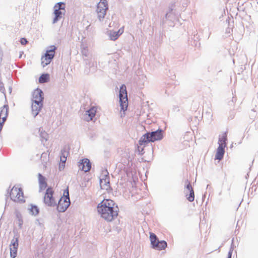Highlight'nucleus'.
<instances>
[{
  "instance_id": "obj_1",
  "label": "nucleus",
  "mask_w": 258,
  "mask_h": 258,
  "mask_svg": "<svg viewBox=\"0 0 258 258\" xmlns=\"http://www.w3.org/2000/svg\"><path fill=\"white\" fill-rule=\"evenodd\" d=\"M97 211L105 221L111 222L118 215V208L115 203L110 199H104L97 206Z\"/></svg>"
},
{
  "instance_id": "obj_2",
  "label": "nucleus",
  "mask_w": 258,
  "mask_h": 258,
  "mask_svg": "<svg viewBox=\"0 0 258 258\" xmlns=\"http://www.w3.org/2000/svg\"><path fill=\"white\" fill-rule=\"evenodd\" d=\"M163 138V131L159 130L151 133H147L143 135L139 141V144L140 146H142L149 142L161 140Z\"/></svg>"
},
{
  "instance_id": "obj_3",
  "label": "nucleus",
  "mask_w": 258,
  "mask_h": 258,
  "mask_svg": "<svg viewBox=\"0 0 258 258\" xmlns=\"http://www.w3.org/2000/svg\"><path fill=\"white\" fill-rule=\"evenodd\" d=\"M10 199L16 203H23L25 202L24 192L19 185H15L10 192Z\"/></svg>"
},
{
  "instance_id": "obj_4",
  "label": "nucleus",
  "mask_w": 258,
  "mask_h": 258,
  "mask_svg": "<svg viewBox=\"0 0 258 258\" xmlns=\"http://www.w3.org/2000/svg\"><path fill=\"white\" fill-rule=\"evenodd\" d=\"M70 205L68 187L65 190L63 196L59 200L57 210L59 212H64Z\"/></svg>"
},
{
  "instance_id": "obj_5",
  "label": "nucleus",
  "mask_w": 258,
  "mask_h": 258,
  "mask_svg": "<svg viewBox=\"0 0 258 258\" xmlns=\"http://www.w3.org/2000/svg\"><path fill=\"white\" fill-rule=\"evenodd\" d=\"M119 97L121 110H122L124 112L126 110L128 107L126 88L125 85L124 84L122 85L120 88Z\"/></svg>"
},
{
  "instance_id": "obj_6",
  "label": "nucleus",
  "mask_w": 258,
  "mask_h": 258,
  "mask_svg": "<svg viewBox=\"0 0 258 258\" xmlns=\"http://www.w3.org/2000/svg\"><path fill=\"white\" fill-rule=\"evenodd\" d=\"M54 191L52 188L47 189L44 197V202L48 206H54L56 204L57 200L53 196Z\"/></svg>"
},
{
  "instance_id": "obj_7",
  "label": "nucleus",
  "mask_w": 258,
  "mask_h": 258,
  "mask_svg": "<svg viewBox=\"0 0 258 258\" xmlns=\"http://www.w3.org/2000/svg\"><path fill=\"white\" fill-rule=\"evenodd\" d=\"M107 10L108 3L107 0H100L97 5L96 9L98 18L100 20L105 17Z\"/></svg>"
},
{
  "instance_id": "obj_8",
  "label": "nucleus",
  "mask_w": 258,
  "mask_h": 258,
  "mask_svg": "<svg viewBox=\"0 0 258 258\" xmlns=\"http://www.w3.org/2000/svg\"><path fill=\"white\" fill-rule=\"evenodd\" d=\"M50 48V49L47 50L45 55L41 58V64L43 67L49 64L54 56L55 50L56 49V47L52 45Z\"/></svg>"
},
{
  "instance_id": "obj_9",
  "label": "nucleus",
  "mask_w": 258,
  "mask_h": 258,
  "mask_svg": "<svg viewBox=\"0 0 258 258\" xmlns=\"http://www.w3.org/2000/svg\"><path fill=\"white\" fill-rule=\"evenodd\" d=\"M78 167L81 171L87 172L90 170L91 164L88 159L84 158L79 161Z\"/></svg>"
},
{
  "instance_id": "obj_10",
  "label": "nucleus",
  "mask_w": 258,
  "mask_h": 258,
  "mask_svg": "<svg viewBox=\"0 0 258 258\" xmlns=\"http://www.w3.org/2000/svg\"><path fill=\"white\" fill-rule=\"evenodd\" d=\"M18 246V238H13L10 245V255L12 258H15L17 256Z\"/></svg>"
},
{
  "instance_id": "obj_11",
  "label": "nucleus",
  "mask_w": 258,
  "mask_h": 258,
  "mask_svg": "<svg viewBox=\"0 0 258 258\" xmlns=\"http://www.w3.org/2000/svg\"><path fill=\"white\" fill-rule=\"evenodd\" d=\"M8 112V107L7 106H4L0 108V127H2L3 124L5 122Z\"/></svg>"
},
{
  "instance_id": "obj_12",
  "label": "nucleus",
  "mask_w": 258,
  "mask_h": 258,
  "mask_svg": "<svg viewBox=\"0 0 258 258\" xmlns=\"http://www.w3.org/2000/svg\"><path fill=\"white\" fill-rule=\"evenodd\" d=\"M62 4V3H58L56 5L54 6V14L55 15V17L53 21L54 23H55L58 19H59L61 17V15L62 14L61 10H63V9L61 8Z\"/></svg>"
},
{
  "instance_id": "obj_13",
  "label": "nucleus",
  "mask_w": 258,
  "mask_h": 258,
  "mask_svg": "<svg viewBox=\"0 0 258 258\" xmlns=\"http://www.w3.org/2000/svg\"><path fill=\"white\" fill-rule=\"evenodd\" d=\"M69 155V152L66 150H62L60 157V163L59 164V169L63 170L65 167V163L67 160V157Z\"/></svg>"
},
{
  "instance_id": "obj_14",
  "label": "nucleus",
  "mask_w": 258,
  "mask_h": 258,
  "mask_svg": "<svg viewBox=\"0 0 258 258\" xmlns=\"http://www.w3.org/2000/svg\"><path fill=\"white\" fill-rule=\"evenodd\" d=\"M225 148L224 145L221 144L220 145H219L216 150L215 160L220 161L223 159L225 153Z\"/></svg>"
},
{
  "instance_id": "obj_15",
  "label": "nucleus",
  "mask_w": 258,
  "mask_h": 258,
  "mask_svg": "<svg viewBox=\"0 0 258 258\" xmlns=\"http://www.w3.org/2000/svg\"><path fill=\"white\" fill-rule=\"evenodd\" d=\"M43 93L39 90H36L33 94V102L42 103L43 100Z\"/></svg>"
},
{
  "instance_id": "obj_16",
  "label": "nucleus",
  "mask_w": 258,
  "mask_h": 258,
  "mask_svg": "<svg viewBox=\"0 0 258 258\" xmlns=\"http://www.w3.org/2000/svg\"><path fill=\"white\" fill-rule=\"evenodd\" d=\"M97 111L96 107L93 106L86 111L85 113V119L89 121L91 120L95 116Z\"/></svg>"
},
{
  "instance_id": "obj_17",
  "label": "nucleus",
  "mask_w": 258,
  "mask_h": 258,
  "mask_svg": "<svg viewBox=\"0 0 258 258\" xmlns=\"http://www.w3.org/2000/svg\"><path fill=\"white\" fill-rule=\"evenodd\" d=\"M124 32V27L119 29L117 32L110 31L109 36L111 40L115 41Z\"/></svg>"
},
{
  "instance_id": "obj_18",
  "label": "nucleus",
  "mask_w": 258,
  "mask_h": 258,
  "mask_svg": "<svg viewBox=\"0 0 258 258\" xmlns=\"http://www.w3.org/2000/svg\"><path fill=\"white\" fill-rule=\"evenodd\" d=\"M186 188L189 192V194H186L185 195L186 199L189 202H193L195 200L194 191L191 184L189 182H188V184L186 185Z\"/></svg>"
},
{
  "instance_id": "obj_19",
  "label": "nucleus",
  "mask_w": 258,
  "mask_h": 258,
  "mask_svg": "<svg viewBox=\"0 0 258 258\" xmlns=\"http://www.w3.org/2000/svg\"><path fill=\"white\" fill-rule=\"evenodd\" d=\"M42 106V103L32 102V112L34 116H36L39 113Z\"/></svg>"
},
{
  "instance_id": "obj_20",
  "label": "nucleus",
  "mask_w": 258,
  "mask_h": 258,
  "mask_svg": "<svg viewBox=\"0 0 258 258\" xmlns=\"http://www.w3.org/2000/svg\"><path fill=\"white\" fill-rule=\"evenodd\" d=\"M167 247V243L165 241L157 240V243L153 246L155 249L159 250L164 249Z\"/></svg>"
},
{
  "instance_id": "obj_21",
  "label": "nucleus",
  "mask_w": 258,
  "mask_h": 258,
  "mask_svg": "<svg viewBox=\"0 0 258 258\" xmlns=\"http://www.w3.org/2000/svg\"><path fill=\"white\" fill-rule=\"evenodd\" d=\"M227 133L225 132L222 134V135L220 136L218 141V144L220 145L221 144L224 145L225 147L226 146V141H227Z\"/></svg>"
},
{
  "instance_id": "obj_22",
  "label": "nucleus",
  "mask_w": 258,
  "mask_h": 258,
  "mask_svg": "<svg viewBox=\"0 0 258 258\" xmlns=\"http://www.w3.org/2000/svg\"><path fill=\"white\" fill-rule=\"evenodd\" d=\"M49 80V75L48 74H42L39 79V82L40 83H44L48 82Z\"/></svg>"
},
{
  "instance_id": "obj_23",
  "label": "nucleus",
  "mask_w": 258,
  "mask_h": 258,
  "mask_svg": "<svg viewBox=\"0 0 258 258\" xmlns=\"http://www.w3.org/2000/svg\"><path fill=\"white\" fill-rule=\"evenodd\" d=\"M39 181L41 188H45L46 187L47 183L45 181V178L40 174H39Z\"/></svg>"
},
{
  "instance_id": "obj_24",
  "label": "nucleus",
  "mask_w": 258,
  "mask_h": 258,
  "mask_svg": "<svg viewBox=\"0 0 258 258\" xmlns=\"http://www.w3.org/2000/svg\"><path fill=\"white\" fill-rule=\"evenodd\" d=\"M150 239L152 247L157 243V240H158L156 235L153 233H150Z\"/></svg>"
},
{
  "instance_id": "obj_25",
  "label": "nucleus",
  "mask_w": 258,
  "mask_h": 258,
  "mask_svg": "<svg viewBox=\"0 0 258 258\" xmlns=\"http://www.w3.org/2000/svg\"><path fill=\"white\" fill-rule=\"evenodd\" d=\"M30 212L32 215H36L39 213V209L37 206L32 205L30 209Z\"/></svg>"
},
{
  "instance_id": "obj_26",
  "label": "nucleus",
  "mask_w": 258,
  "mask_h": 258,
  "mask_svg": "<svg viewBox=\"0 0 258 258\" xmlns=\"http://www.w3.org/2000/svg\"><path fill=\"white\" fill-rule=\"evenodd\" d=\"M105 181L104 180V181H103V180H100V186L102 188H107V187L109 186V182H107V184H105V183L104 184V182H105Z\"/></svg>"
},
{
  "instance_id": "obj_27",
  "label": "nucleus",
  "mask_w": 258,
  "mask_h": 258,
  "mask_svg": "<svg viewBox=\"0 0 258 258\" xmlns=\"http://www.w3.org/2000/svg\"><path fill=\"white\" fill-rule=\"evenodd\" d=\"M17 217L18 219V224L20 226H21L23 224V220L22 217L19 213L17 214Z\"/></svg>"
},
{
  "instance_id": "obj_28",
  "label": "nucleus",
  "mask_w": 258,
  "mask_h": 258,
  "mask_svg": "<svg viewBox=\"0 0 258 258\" xmlns=\"http://www.w3.org/2000/svg\"><path fill=\"white\" fill-rule=\"evenodd\" d=\"M21 43L22 44V45H25L27 43L28 41L27 40H26V39L24 38H21Z\"/></svg>"
},
{
  "instance_id": "obj_29",
  "label": "nucleus",
  "mask_w": 258,
  "mask_h": 258,
  "mask_svg": "<svg viewBox=\"0 0 258 258\" xmlns=\"http://www.w3.org/2000/svg\"><path fill=\"white\" fill-rule=\"evenodd\" d=\"M232 251L230 250L228 252V258H231V256H232Z\"/></svg>"
}]
</instances>
